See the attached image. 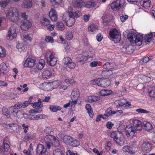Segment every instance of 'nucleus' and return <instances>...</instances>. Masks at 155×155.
<instances>
[{
    "mask_svg": "<svg viewBox=\"0 0 155 155\" xmlns=\"http://www.w3.org/2000/svg\"><path fill=\"white\" fill-rule=\"evenodd\" d=\"M110 137L113 139L115 143L117 145L122 146L125 142L124 136L122 134L118 131L112 132L110 134Z\"/></svg>",
    "mask_w": 155,
    "mask_h": 155,
    "instance_id": "f257e3e1",
    "label": "nucleus"
},
{
    "mask_svg": "<svg viewBox=\"0 0 155 155\" xmlns=\"http://www.w3.org/2000/svg\"><path fill=\"white\" fill-rule=\"evenodd\" d=\"M91 83L94 85L106 87L109 86L110 84V80L107 78H98L91 81Z\"/></svg>",
    "mask_w": 155,
    "mask_h": 155,
    "instance_id": "f03ea898",
    "label": "nucleus"
},
{
    "mask_svg": "<svg viewBox=\"0 0 155 155\" xmlns=\"http://www.w3.org/2000/svg\"><path fill=\"white\" fill-rule=\"evenodd\" d=\"M19 13L18 10L15 8H10L8 12L7 17L12 21H17L19 19Z\"/></svg>",
    "mask_w": 155,
    "mask_h": 155,
    "instance_id": "7ed1b4c3",
    "label": "nucleus"
},
{
    "mask_svg": "<svg viewBox=\"0 0 155 155\" xmlns=\"http://www.w3.org/2000/svg\"><path fill=\"white\" fill-rule=\"evenodd\" d=\"M45 140L47 147L49 149L50 148L51 144L55 147H58L59 145V142L58 140L54 136L50 135L45 136Z\"/></svg>",
    "mask_w": 155,
    "mask_h": 155,
    "instance_id": "20e7f679",
    "label": "nucleus"
},
{
    "mask_svg": "<svg viewBox=\"0 0 155 155\" xmlns=\"http://www.w3.org/2000/svg\"><path fill=\"white\" fill-rule=\"evenodd\" d=\"M109 35L113 39V41L115 43H119L120 40V36L118 31L114 28L110 31Z\"/></svg>",
    "mask_w": 155,
    "mask_h": 155,
    "instance_id": "39448f33",
    "label": "nucleus"
},
{
    "mask_svg": "<svg viewBox=\"0 0 155 155\" xmlns=\"http://www.w3.org/2000/svg\"><path fill=\"white\" fill-rule=\"evenodd\" d=\"M57 57L55 53L52 52L48 57H47V63L50 66H54L55 65L57 61Z\"/></svg>",
    "mask_w": 155,
    "mask_h": 155,
    "instance_id": "423d86ee",
    "label": "nucleus"
},
{
    "mask_svg": "<svg viewBox=\"0 0 155 155\" xmlns=\"http://www.w3.org/2000/svg\"><path fill=\"white\" fill-rule=\"evenodd\" d=\"M125 2V0H117L112 3L111 7L112 9H119L124 6Z\"/></svg>",
    "mask_w": 155,
    "mask_h": 155,
    "instance_id": "0eeeda50",
    "label": "nucleus"
},
{
    "mask_svg": "<svg viewBox=\"0 0 155 155\" xmlns=\"http://www.w3.org/2000/svg\"><path fill=\"white\" fill-rule=\"evenodd\" d=\"M47 148L43 145L38 144L36 148L37 155H48Z\"/></svg>",
    "mask_w": 155,
    "mask_h": 155,
    "instance_id": "6e6552de",
    "label": "nucleus"
},
{
    "mask_svg": "<svg viewBox=\"0 0 155 155\" xmlns=\"http://www.w3.org/2000/svg\"><path fill=\"white\" fill-rule=\"evenodd\" d=\"M3 143V146L0 148V152L4 153L8 151L10 148L9 145L10 142L8 138L6 137L4 139Z\"/></svg>",
    "mask_w": 155,
    "mask_h": 155,
    "instance_id": "1a4fd4ad",
    "label": "nucleus"
},
{
    "mask_svg": "<svg viewBox=\"0 0 155 155\" xmlns=\"http://www.w3.org/2000/svg\"><path fill=\"white\" fill-rule=\"evenodd\" d=\"M17 36L16 33V30L14 27H11L9 29L8 32V35L7 36V39L9 40H12L14 38H15Z\"/></svg>",
    "mask_w": 155,
    "mask_h": 155,
    "instance_id": "9d476101",
    "label": "nucleus"
},
{
    "mask_svg": "<svg viewBox=\"0 0 155 155\" xmlns=\"http://www.w3.org/2000/svg\"><path fill=\"white\" fill-rule=\"evenodd\" d=\"M64 64L68 68L71 69L75 68L76 65L75 64L72 62L71 58L69 57H66L64 58Z\"/></svg>",
    "mask_w": 155,
    "mask_h": 155,
    "instance_id": "9b49d317",
    "label": "nucleus"
},
{
    "mask_svg": "<svg viewBox=\"0 0 155 155\" xmlns=\"http://www.w3.org/2000/svg\"><path fill=\"white\" fill-rule=\"evenodd\" d=\"M126 127L125 129V134L127 137L129 138H132L134 136L135 133L136 132V129L132 126L129 127L128 129Z\"/></svg>",
    "mask_w": 155,
    "mask_h": 155,
    "instance_id": "f8f14e48",
    "label": "nucleus"
},
{
    "mask_svg": "<svg viewBox=\"0 0 155 155\" xmlns=\"http://www.w3.org/2000/svg\"><path fill=\"white\" fill-rule=\"evenodd\" d=\"M35 60L31 58H27L25 61L24 66L25 67L32 68L35 64Z\"/></svg>",
    "mask_w": 155,
    "mask_h": 155,
    "instance_id": "ddd939ff",
    "label": "nucleus"
},
{
    "mask_svg": "<svg viewBox=\"0 0 155 155\" xmlns=\"http://www.w3.org/2000/svg\"><path fill=\"white\" fill-rule=\"evenodd\" d=\"M72 9L71 7H69L68 8V11L65 13L68 14L70 17H79L81 15V13L79 11H77L74 13L72 11Z\"/></svg>",
    "mask_w": 155,
    "mask_h": 155,
    "instance_id": "4468645a",
    "label": "nucleus"
},
{
    "mask_svg": "<svg viewBox=\"0 0 155 155\" xmlns=\"http://www.w3.org/2000/svg\"><path fill=\"white\" fill-rule=\"evenodd\" d=\"M49 16L51 20L55 21L58 19V15L55 10L52 8L49 11Z\"/></svg>",
    "mask_w": 155,
    "mask_h": 155,
    "instance_id": "2eb2a0df",
    "label": "nucleus"
},
{
    "mask_svg": "<svg viewBox=\"0 0 155 155\" xmlns=\"http://www.w3.org/2000/svg\"><path fill=\"white\" fill-rule=\"evenodd\" d=\"M12 109V107L8 108L6 107H3L2 109V113L4 116H5L7 118H10L11 116V111Z\"/></svg>",
    "mask_w": 155,
    "mask_h": 155,
    "instance_id": "dca6fc26",
    "label": "nucleus"
},
{
    "mask_svg": "<svg viewBox=\"0 0 155 155\" xmlns=\"http://www.w3.org/2000/svg\"><path fill=\"white\" fill-rule=\"evenodd\" d=\"M31 23L30 21L27 20H25L23 21L21 28L22 30L26 31L31 27Z\"/></svg>",
    "mask_w": 155,
    "mask_h": 155,
    "instance_id": "f3484780",
    "label": "nucleus"
},
{
    "mask_svg": "<svg viewBox=\"0 0 155 155\" xmlns=\"http://www.w3.org/2000/svg\"><path fill=\"white\" fill-rule=\"evenodd\" d=\"M143 36L142 34L136 32V46L141 45L143 41Z\"/></svg>",
    "mask_w": 155,
    "mask_h": 155,
    "instance_id": "a211bd4d",
    "label": "nucleus"
},
{
    "mask_svg": "<svg viewBox=\"0 0 155 155\" xmlns=\"http://www.w3.org/2000/svg\"><path fill=\"white\" fill-rule=\"evenodd\" d=\"M152 145L149 142H144L142 145V149L144 151H149L151 149Z\"/></svg>",
    "mask_w": 155,
    "mask_h": 155,
    "instance_id": "6ab92c4d",
    "label": "nucleus"
},
{
    "mask_svg": "<svg viewBox=\"0 0 155 155\" xmlns=\"http://www.w3.org/2000/svg\"><path fill=\"white\" fill-rule=\"evenodd\" d=\"M153 36L152 33L146 34L144 38V42L146 44L148 45L151 41Z\"/></svg>",
    "mask_w": 155,
    "mask_h": 155,
    "instance_id": "aec40b11",
    "label": "nucleus"
},
{
    "mask_svg": "<svg viewBox=\"0 0 155 155\" xmlns=\"http://www.w3.org/2000/svg\"><path fill=\"white\" fill-rule=\"evenodd\" d=\"M140 5L138 6L139 9L141 8V6L144 8H147L150 6V2L149 0H143V2H140Z\"/></svg>",
    "mask_w": 155,
    "mask_h": 155,
    "instance_id": "412c9836",
    "label": "nucleus"
},
{
    "mask_svg": "<svg viewBox=\"0 0 155 155\" xmlns=\"http://www.w3.org/2000/svg\"><path fill=\"white\" fill-rule=\"evenodd\" d=\"M80 95V92L78 89L74 88L73 90L71 93V97L72 98H75L76 100L78 98Z\"/></svg>",
    "mask_w": 155,
    "mask_h": 155,
    "instance_id": "4be33fe9",
    "label": "nucleus"
},
{
    "mask_svg": "<svg viewBox=\"0 0 155 155\" xmlns=\"http://www.w3.org/2000/svg\"><path fill=\"white\" fill-rule=\"evenodd\" d=\"M83 2L82 0H75L72 2V4L75 8H81L82 6Z\"/></svg>",
    "mask_w": 155,
    "mask_h": 155,
    "instance_id": "5701e85b",
    "label": "nucleus"
},
{
    "mask_svg": "<svg viewBox=\"0 0 155 155\" xmlns=\"http://www.w3.org/2000/svg\"><path fill=\"white\" fill-rule=\"evenodd\" d=\"M31 104L35 108L39 109L43 107V105L41 103V99H39L38 100V102L34 103H31Z\"/></svg>",
    "mask_w": 155,
    "mask_h": 155,
    "instance_id": "b1692460",
    "label": "nucleus"
},
{
    "mask_svg": "<svg viewBox=\"0 0 155 155\" xmlns=\"http://www.w3.org/2000/svg\"><path fill=\"white\" fill-rule=\"evenodd\" d=\"M111 17V15L109 14H104L102 17L103 23H105V25L107 24V23L110 21Z\"/></svg>",
    "mask_w": 155,
    "mask_h": 155,
    "instance_id": "393cba45",
    "label": "nucleus"
},
{
    "mask_svg": "<svg viewBox=\"0 0 155 155\" xmlns=\"http://www.w3.org/2000/svg\"><path fill=\"white\" fill-rule=\"evenodd\" d=\"M115 66V64L113 62H107L104 65L103 67L106 69H110L114 68Z\"/></svg>",
    "mask_w": 155,
    "mask_h": 155,
    "instance_id": "a878e982",
    "label": "nucleus"
},
{
    "mask_svg": "<svg viewBox=\"0 0 155 155\" xmlns=\"http://www.w3.org/2000/svg\"><path fill=\"white\" fill-rule=\"evenodd\" d=\"M127 38L132 44L136 43V35L135 34L130 33L127 35Z\"/></svg>",
    "mask_w": 155,
    "mask_h": 155,
    "instance_id": "bb28decb",
    "label": "nucleus"
},
{
    "mask_svg": "<svg viewBox=\"0 0 155 155\" xmlns=\"http://www.w3.org/2000/svg\"><path fill=\"white\" fill-rule=\"evenodd\" d=\"M52 76V73L49 70H45L42 74V77L48 79Z\"/></svg>",
    "mask_w": 155,
    "mask_h": 155,
    "instance_id": "cd10ccee",
    "label": "nucleus"
},
{
    "mask_svg": "<svg viewBox=\"0 0 155 155\" xmlns=\"http://www.w3.org/2000/svg\"><path fill=\"white\" fill-rule=\"evenodd\" d=\"M39 71L36 67L31 68L30 69V73L35 77H38L39 74Z\"/></svg>",
    "mask_w": 155,
    "mask_h": 155,
    "instance_id": "c85d7f7f",
    "label": "nucleus"
},
{
    "mask_svg": "<svg viewBox=\"0 0 155 155\" xmlns=\"http://www.w3.org/2000/svg\"><path fill=\"white\" fill-rule=\"evenodd\" d=\"M8 66L9 65L8 64H5L4 62L2 63L0 65V70L1 71L2 73H4L5 71H8Z\"/></svg>",
    "mask_w": 155,
    "mask_h": 155,
    "instance_id": "c756f323",
    "label": "nucleus"
},
{
    "mask_svg": "<svg viewBox=\"0 0 155 155\" xmlns=\"http://www.w3.org/2000/svg\"><path fill=\"white\" fill-rule=\"evenodd\" d=\"M88 29L90 33H92L94 31L98 30V27L97 25L93 24L88 27Z\"/></svg>",
    "mask_w": 155,
    "mask_h": 155,
    "instance_id": "7c9ffc66",
    "label": "nucleus"
},
{
    "mask_svg": "<svg viewBox=\"0 0 155 155\" xmlns=\"http://www.w3.org/2000/svg\"><path fill=\"white\" fill-rule=\"evenodd\" d=\"M72 139L71 137L66 135L64 136L63 140L65 144L70 145Z\"/></svg>",
    "mask_w": 155,
    "mask_h": 155,
    "instance_id": "2f4dec72",
    "label": "nucleus"
},
{
    "mask_svg": "<svg viewBox=\"0 0 155 155\" xmlns=\"http://www.w3.org/2000/svg\"><path fill=\"white\" fill-rule=\"evenodd\" d=\"M70 17V18L68 19L65 22L66 25L68 27H71L73 25L75 22V17Z\"/></svg>",
    "mask_w": 155,
    "mask_h": 155,
    "instance_id": "473e14b6",
    "label": "nucleus"
},
{
    "mask_svg": "<svg viewBox=\"0 0 155 155\" xmlns=\"http://www.w3.org/2000/svg\"><path fill=\"white\" fill-rule=\"evenodd\" d=\"M57 29L60 31H63L65 29V27L63 23L61 22H58L55 25Z\"/></svg>",
    "mask_w": 155,
    "mask_h": 155,
    "instance_id": "72a5a7b5",
    "label": "nucleus"
},
{
    "mask_svg": "<svg viewBox=\"0 0 155 155\" xmlns=\"http://www.w3.org/2000/svg\"><path fill=\"white\" fill-rule=\"evenodd\" d=\"M125 49L126 51V52L128 54L133 53L134 50V48L132 45H130L127 46L125 48H124L123 50Z\"/></svg>",
    "mask_w": 155,
    "mask_h": 155,
    "instance_id": "f704fd0d",
    "label": "nucleus"
},
{
    "mask_svg": "<svg viewBox=\"0 0 155 155\" xmlns=\"http://www.w3.org/2000/svg\"><path fill=\"white\" fill-rule=\"evenodd\" d=\"M100 100V97L96 96H89L88 97L87 101L88 102L91 103L98 101Z\"/></svg>",
    "mask_w": 155,
    "mask_h": 155,
    "instance_id": "c9c22d12",
    "label": "nucleus"
},
{
    "mask_svg": "<svg viewBox=\"0 0 155 155\" xmlns=\"http://www.w3.org/2000/svg\"><path fill=\"white\" fill-rule=\"evenodd\" d=\"M112 93V91L108 90H102L100 92V95L102 96H106L110 95Z\"/></svg>",
    "mask_w": 155,
    "mask_h": 155,
    "instance_id": "e433bc0d",
    "label": "nucleus"
},
{
    "mask_svg": "<svg viewBox=\"0 0 155 155\" xmlns=\"http://www.w3.org/2000/svg\"><path fill=\"white\" fill-rule=\"evenodd\" d=\"M23 5L25 8H29L32 6L31 0H24Z\"/></svg>",
    "mask_w": 155,
    "mask_h": 155,
    "instance_id": "4c0bfd02",
    "label": "nucleus"
},
{
    "mask_svg": "<svg viewBox=\"0 0 155 155\" xmlns=\"http://www.w3.org/2000/svg\"><path fill=\"white\" fill-rule=\"evenodd\" d=\"M44 61L43 60H40L35 67L39 71L42 70L45 66Z\"/></svg>",
    "mask_w": 155,
    "mask_h": 155,
    "instance_id": "58836bf2",
    "label": "nucleus"
},
{
    "mask_svg": "<svg viewBox=\"0 0 155 155\" xmlns=\"http://www.w3.org/2000/svg\"><path fill=\"white\" fill-rule=\"evenodd\" d=\"M149 94L151 97H155V87H151L148 89Z\"/></svg>",
    "mask_w": 155,
    "mask_h": 155,
    "instance_id": "ea45409f",
    "label": "nucleus"
},
{
    "mask_svg": "<svg viewBox=\"0 0 155 155\" xmlns=\"http://www.w3.org/2000/svg\"><path fill=\"white\" fill-rule=\"evenodd\" d=\"M61 109V108L60 106L57 105H50L49 107V109L53 112H56Z\"/></svg>",
    "mask_w": 155,
    "mask_h": 155,
    "instance_id": "a19ab883",
    "label": "nucleus"
},
{
    "mask_svg": "<svg viewBox=\"0 0 155 155\" xmlns=\"http://www.w3.org/2000/svg\"><path fill=\"white\" fill-rule=\"evenodd\" d=\"M144 129L147 131L151 130L153 128L152 125L149 122H146L143 123Z\"/></svg>",
    "mask_w": 155,
    "mask_h": 155,
    "instance_id": "79ce46f5",
    "label": "nucleus"
},
{
    "mask_svg": "<svg viewBox=\"0 0 155 155\" xmlns=\"http://www.w3.org/2000/svg\"><path fill=\"white\" fill-rule=\"evenodd\" d=\"M116 113V112L112 110V108L110 107L106 110L105 115H106L107 117H109L112 114H115Z\"/></svg>",
    "mask_w": 155,
    "mask_h": 155,
    "instance_id": "37998d69",
    "label": "nucleus"
},
{
    "mask_svg": "<svg viewBox=\"0 0 155 155\" xmlns=\"http://www.w3.org/2000/svg\"><path fill=\"white\" fill-rule=\"evenodd\" d=\"M112 74V72L111 70H104L102 71L101 74L102 77H109Z\"/></svg>",
    "mask_w": 155,
    "mask_h": 155,
    "instance_id": "c03bdc74",
    "label": "nucleus"
},
{
    "mask_svg": "<svg viewBox=\"0 0 155 155\" xmlns=\"http://www.w3.org/2000/svg\"><path fill=\"white\" fill-rule=\"evenodd\" d=\"M127 104H128L129 106H130L131 105L130 104L129 102L126 101L125 99H123L120 101L118 102L117 106L118 107H120L124 105H126Z\"/></svg>",
    "mask_w": 155,
    "mask_h": 155,
    "instance_id": "a18cd8bd",
    "label": "nucleus"
},
{
    "mask_svg": "<svg viewBox=\"0 0 155 155\" xmlns=\"http://www.w3.org/2000/svg\"><path fill=\"white\" fill-rule=\"evenodd\" d=\"M10 0H0V5L3 8H5L8 5Z\"/></svg>",
    "mask_w": 155,
    "mask_h": 155,
    "instance_id": "49530a36",
    "label": "nucleus"
},
{
    "mask_svg": "<svg viewBox=\"0 0 155 155\" xmlns=\"http://www.w3.org/2000/svg\"><path fill=\"white\" fill-rule=\"evenodd\" d=\"M65 37L68 40H71L73 37L72 32L70 31H68L66 32Z\"/></svg>",
    "mask_w": 155,
    "mask_h": 155,
    "instance_id": "de8ad7c7",
    "label": "nucleus"
},
{
    "mask_svg": "<svg viewBox=\"0 0 155 155\" xmlns=\"http://www.w3.org/2000/svg\"><path fill=\"white\" fill-rule=\"evenodd\" d=\"M6 55L5 49L1 46H0V57L3 58Z\"/></svg>",
    "mask_w": 155,
    "mask_h": 155,
    "instance_id": "09e8293b",
    "label": "nucleus"
},
{
    "mask_svg": "<svg viewBox=\"0 0 155 155\" xmlns=\"http://www.w3.org/2000/svg\"><path fill=\"white\" fill-rule=\"evenodd\" d=\"M142 127L141 122L136 120V131L141 130L142 129Z\"/></svg>",
    "mask_w": 155,
    "mask_h": 155,
    "instance_id": "8fccbe9b",
    "label": "nucleus"
},
{
    "mask_svg": "<svg viewBox=\"0 0 155 155\" xmlns=\"http://www.w3.org/2000/svg\"><path fill=\"white\" fill-rule=\"evenodd\" d=\"M79 145V142L78 140L76 139H72V141H71L70 145L73 147H76L78 146Z\"/></svg>",
    "mask_w": 155,
    "mask_h": 155,
    "instance_id": "3c124183",
    "label": "nucleus"
},
{
    "mask_svg": "<svg viewBox=\"0 0 155 155\" xmlns=\"http://www.w3.org/2000/svg\"><path fill=\"white\" fill-rule=\"evenodd\" d=\"M150 59L149 57H146L141 60L140 61V63L141 64L144 65L149 61Z\"/></svg>",
    "mask_w": 155,
    "mask_h": 155,
    "instance_id": "603ef678",
    "label": "nucleus"
},
{
    "mask_svg": "<svg viewBox=\"0 0 155 155\" xmlns=\"http://www.w3.org/2000/svg\"><path fill=\"white\" fill-rule=\"evenodd\" d=\"M33 116V119L38 120L40 119H42L45 117L46 116L44 115H35Z\"/></svg>",
    "mask_w": 155,
    "mask_h": 155,
    "instance_id": "864d4df0",
    "label": "nucleus"
},
{
    "mask_svg": "<svg viewBox=\"0 0 155 155\" xmlns=\"http://www.w3.org/2000/svg\"><path fill=\"white\" fill-rule=\"evenodd\" d=\"M54 155H64L63 153L59 148H57L53 152Z\"/></svg>",
    "mask_w": 155,
    "mask_h": 155,
    "instance_id": "5fc2aeb1",
    "label": "nucleus"
},
{
    "mask_svg": "<svg viewBox=\"0 0 155 155\" xmlns=\"http://www.w3.org/2000/svg\"><path fill=\"white\" fill-rule=\"evenodd\" d=\"M50 2L52 5L54 6L60 4L62 2V0H50Z\"/></svg>",
    "mask_w": 155,
    "mask_h": 155,
    "instance_id": "6e6d98bb",
    "label": "nucleus"
},
{
    "mask_svg": "<svg viewBox=\"0 0 155 155\" xmlns=\"http://www.w3.org/2000/svg\"><path fill=\"white\" fill-rule=\"evenodd\" d=\"M132 150V148L128 146H125L123 149V150L126 153H129Z\"/></svg>",
    "mask_w": 155,
    "mask_h": 155,
    "instance_id": "4d7b16f0",
    "label": "nucleus"
},
{
    "mask_svg": "<svg viewBox=\"0 0 155 155\" xmlns=\"http://www.w3.org/2000/svg\"><path fill=\"white\" fill-rule=\"evenodd\" d=\"M41 23L42 25L47 26L49 24L50 21L48 19L45 18L42 21Z\"/></svg>",
    "mask_w": 155,
    "mask_h": 155,
    "instance_id": "13d9d810",
    "label": "nucleus"
},
{
    "mask_svg": "<svg viewBox=\"0 0 155 155\" xmlns=\"http://www.w3.org/2000/svg\"><path fill=\"white\" fill-rule=\"evenodd\" d=\"M17 113H16V114H15V117H17L18 118H21L22 116L25 114H24L22 113L19 110H17Z\"/></svg>",
    "mask_w": 155,
    "mask_h": 155,
    "instance_id": "bf43d9fd",
    "label": "nucleus"
},
{
    "mask_svg": "<svg viewBox=\"0 0 155 155\" xmlns=\"http://www.w3.org/2000/svg\"><path fill=\"white\" fill-rule=\"evenodd\" d=\"M45 40L48 42H50L51 43H52L54 42L53 38L49 36H47L45 38Z\"/></svg>",
    "mask_w": 155,
    "mask_h": 155,
    "instance_id": "052dcab7",
    "label": "nucleus"
},
{
    "mask_svg": "<svg viewBox=\"0 0 155 155\" xmlns=\"http://www.w3.org/2000/svg\"><path fill=\"white\" fill-rule=\"evenodd\" d=\"M94 3L91 2H87L85 7L87 8H90L92 7H94Z\"/></svg>",
    "mask_w": 155,
    "mask_h": 155,
    "instance_id": "680f3d73",
    "label": "nucleus"
},
{
    "mask_svg": "<svg viewBox=\"0 0 155 155\" xmlns=\"http://www.w3.org/2000/svg\"><path fill=\"white\" fill-rule=\"evenodd\" d=\"M70 18V17L69 16V15L66 13H65L63 16V19L64 21L66 22L68 19Z\"/></svg>",
    "mask_w": 155,
    "mask_h": 155,
    "instance_id": "e2e57ef3",
    "label": "nucleus"
},
{
    "mask_svg": "<svg viewBox=\"0 0 155 155\" xmlns=\"http://www.w3.org/2000/svg\"><path fill=\"white\" fill-rule=\"evenodd\" d=\"M136 112H138V113H149L150 112L148 111H147L145 110H144L143 109L141 108H140L136 110Z\"/></svg>",
    "mask_w": 155,
    "mask_h": 155,
    "instance_id": "0e129e2a",
    "label": "nucleus"
},
{
    "mask_svg": "<svg viewBox=\"0 0 155 155\" xmlns=\"http://www.w3.org/2000/svg\"><path fill=\"white\" fill-rule=\"evenodd\" d=\"M24 39V41H31V40L32 38L28 35H23Z\"/></svg>",
    "mask_w": 155,
    "mask_h": 155,
    "instance_id": "69168bd1",
    "label": "nucleus"
},
{
    "mask_svg": "<svg viewBox=\"0 0 155 155\" xmlns=\"http://www.w3.org/2000/svg\"><path fill=\"white\" fill-rule=\"evenodd\" d=\"M31 101H25L23 104H21V108H25L28 106L29 103H30Z\"/></svg>",
    "mask_w": 155,
    "mask_h": 155,
    "instance_id": "338daca9",
    "label": "nucleus"
},
{
    "mask_svg": "<svg viewBox=\"0 0 155 155\" xmlns=\"http://www.w3.org/2000/svg\"><path fill=\"white\" fill-rule=\"evenodd\" d=\"M52 84L53 86V89L57 88L59 85L58 82L57 81H55L53 82Z\"/></svg>",
    "mask_w": 155,
    "mask_h": 155,
    "instance_id": "774afa93",
    "label": "nucleus"
}]
</instances>
